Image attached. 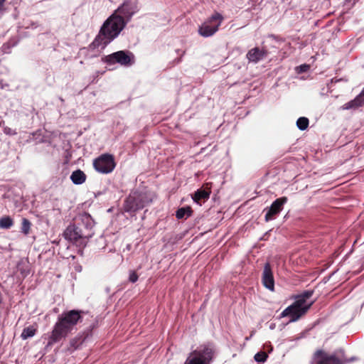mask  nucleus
Wrapping results in <instances>:
<instances>
[{"label":"nucleus","instance_id":"2","mask_svg":"<svg viewBox=\"0 0 364 364\" xmlns=\"http://www.w3.org/2000/svg\"><path fill=\"white\" fill-rule=\"evenodd\" d=\"M311 295V291H306L304 294L297 296L295 301L282 311L281 316H289L290 322L297 321L301 316L306 313L308 309L312 305L313 301H309V299H310Z\"/></svg>","mask_w":364,"mask_h":364},{"label":"nucleus","instance_id":"14","mask_svg":"<svg viewBox=\"0 0 364 364\" xmlns=\"http://www.w3.org/2000/svg\"><path fill=\"white\" fill-rule=\"evenodd\" d=\"M364 105V87L363 91L354 100L344 104L341 109L343 110L355 109Z\"/></svg>","mask_w":364,"mask_h":364},{"label":"nucleus","instance_id":"16","mask_svg":"<svg viewBox=\"0 0 364 364\" xmlns=\"http://www.w3.org/2000/svg\"><path fill=\"white\" fill-rule=\"evenodd\" d=\"M266 56L264 50L258 48H254L250 50L247 54V59L253 63H257Z\"/></svg>","mask_w":364,"mask_h":364},{"label":"nucleus","instance_id":"28","mask_svg":"<svg viewBox=\"0 0 364 364\" xmlns=\"http://www.w3.org/2000/svg\"><path fill=\"white\" fill-rule=\"evenodd\" d=\"M5 0H0V11L2 10Z\"/></svg>","mask_w":364,"mask_h":364},{"label":"nucleus","instance_id":"17","mask_svg":"<svg viewBox=\"0 0 364 364\" xmlns=\"http://www.w3.org/2000/svg\"><path fill=\"white\" fill-rule=\"evenodd\" d=\"M70 179L74 184L80 185L85 181L86 176L83 171L80 170H77L72 173L70 176Z\"/></svg>","mask_w":364,"mask_h":364},{"label":"nucleus","instance_id":"5","mask_svg":"<svg viewBox=\"0 0 364 364\" xmlns=\"http://www.w3.org/2000/svg\"><path fill=\"white\" fill-rule=\"evenodd\" d=\"M149 200L144 193L133 192L125 200L124 209L127 212H135L143 208Z\"/></svg>","mask_w":364,"mask_h":364},{"label":"nucleus","instance_id":"20","mask_svg":"<svg viewBox=\"0 0 364 364\" xmlns=\"http://www.w3.org/2000/svg\"><path fill=\"white\" fill-rule=\"evenodd\" d=\"M13 220L9 216L0 218V228L2 229H9L13 225Z\"/></svg>","mask_w":364,"mask_h":364},{"label":"nucleus","instance_id":"27","mask_svg":"<svg viewBox=\"0 0 364 364\" xmlns=\"http://www.w3.org/2000/svg\"><path fill=\"white\" fill-rule=\"evenodd\" d=\"M5 133L9 134H13L12 132H11V129L10 128H6L5 129Z\"/></svg>","mask_w":364,"mask_h":364},{"label":"nucleus","instance_id":"11","mask_svg":"<svg viewBox=\"0 0 364 364\" xmlns=\"http://www.w3.org/2000/svg\"><path fill=\"white\" fill-rule=\"evenodd\" d=\"M287 201V197H282L274 201L266 213L265 220L267 221L272 220L274 215L278 214L282 210V206Z\"/></svg>","mask_w":364,"mask_h":364},{"label":"nucleus","instance_id":"10","mask_svg":"<svg viewBox=\"0 0 364 364\" xmlns=\"http://www.w3.org/2000/svg\"><path fill=\"white\" fill-rule=\"evenodd\" d=\"M314 360L316 364H342L335 355H328L321 350H318L314 353Z\"/></svg>","mask_w":364,"mask_h":364},{"label":"nucleus","instance_id":"26","mask_svg":"<svg viewBox=\"0 0 364 364\" xmlns=\"http://www.w3.org/2000/svg\"><path fill=\"white\" fill-rule=\"evenodd\" d=\"M129 279L130 282L134 283V282L137 281L138 275L134 272H132L129 274Z\"/></svg>","mask_w":364,"mask_h":364},{"label":"nucleus","instance_id":"8","mask_svg":"<svg viewBox=\"0 0 364 364\" xmlns=\"http://www.w3.org/2000/svg\"><path fill=\"white\" fill-rule=\"evenodd\" d=\"M137 11V0H124L123 4L114 13L119 15L127 21Z\"/></svg>","mask_w":364,"mask_h":364},{"label":"nucleus","instance_id":"4","mask_svg":"<svg viewBox=\"0 0 364 364\" xmlns=\"http://www.w3.org/2000/svg\"><path fill=\"white\" fill-rule=\"evenodd\" d=\"M223 20V17L221 14L215 13L199 26V34L205 38L212 36L218 31Z\"/></svg>","mask_w":364,"mask_h":364},{"label":"nucleus","instance_id":"15","mask_svg":"<svg viewBox=\"0 0 364 364\" xmlns=\"http://www.w3.org/2000/svg\"><path fill=\"white\" fill-rule=\"evenodd\" d=\"M65 238L71 242H77L81 237L79 229L75 225L68 226L63 234Z\"/></svg>","mask_w":364,"mask_h":364},{"label":"nucleus","instance_id":"13","mask_svg":"<svg viewBox=\"0 0 364 364\" xmlns=\"http://www.w3.org/2000/svg\"><path fill=\"white\" fill-rule=\"evenodd\" d=\"M262 282L266 288L271 291H274V282L273 275L271 271L270 265L266 264L264 268Z\"/></svg>","mask_w":364,"mask_h":364},{"label":"nucleus","instance_id":"12","mask_svg":"<svg viewBox=\"0 0 364 364\" xmlns=\"http://www.w3.org/2000/svg\"><path fill=\"white\" fill-rule=\"evenodd\" d=\"M60 319L63 321L65 323L74 328L81 316L80 311L75 310H71L68 312L62 314L59 317Z\"/></svg>","mask_w":364,"mask_h":364},{"label":"nucleus","instance_id":"24","mask_svg":"<svg viewBox=\"0 0 364 364\" xmlns=\"http://www.w3.org/2000/svg\"><path fill=\"white\" fill-rule=\"evenodd\" d=\"M267 358V355L264 352L257 353L255 355V360L257 362H264Z\"/></svg>","mask_w":364,"mask_h":364},{"label":"nucleus","instance_id":"18","mask_svg":"<svg viewBox=\"0 0 364 364\" xmlns=\"http://www.w3.org/2000/svg\"><path fill=\"white\" fill-rule=\"evenodd\" d=\"M209 196L210 191L203 189H199L195 193L193 199L194 200L195 202L199 203L200 200L208 199Z\"/></svg>","mask_w":364,"mask_h":364},{"label":"nucleus","instance_id":"19","mask_svg":"<svg viewBox=\"0 0 364 364\" xmlns=\"http://www.w3.org/2000/svg\"><path fill=\"white\" fill-rule=\"evenodd\" d=\"M191 214V209L190 207H184V208H179L177 211H176V218L178 219H181V218H183L185 217H188L190 216Z\"/></svg>","mask_w":364,"mask_h":364},{"label":"nucleus","instance_id":"7","mask_svg":"<svg viewBox=\"0 0 364 364\" xmlns=\"http://www.w3.org/2000/svg\"><path fill=\"white\" fill-rule=\"evenodd\" d=\"M93 166L97 172L109 173L115 168V162L112 155L103 154L94 161Z\"/></svg>","mask_w":364,"mask_h":364},{"label":"nucleus","instance_id":"3","mask_svg":"<svg viewBox=\"0 0 364 364\" xmlns=\"http://www.w3.org/2000/svg\"><path fill=\"white\" fill-rule=\"evenodd\" d=\"M214 355L211 346H205L191 353L185 364H210Z\"/></svg>","mask_w":364,"mask_h":364},{"label":"nucleus","instance_id":"25","mask_svg":"<svg viewBox=\"0 0 364 364\" xmlns=\"http://www.w3.org/2000/svg\"><path fill=\"white\" fill-rule=\"evenodd\" d=\"M296 69L299 73H304V72H306L309 69V65H306V64H304V65H301L297 67Z\"/></svg>","mask_w":364,"mask_h":364},{"label":"nucleus","instance_id":"23","mask_svg":"<svg viewBox=\"0 0 364 364\" xmlns=\"http://www.w3.org/2000/svg\"><path fill=\"white\" fill-rule=\"evenodd\" d=\"M298 128L301 130H305L309 125V119L306 117H300L296 122Z\"/></svg>","mask_w":364,"mask_h":364},{"label":"nucleus","instance_id":"6","mask_svg":"<svg viewBox=\"0 0 364 364\" xmlns=\"http://www.w3.org/2000/svg\"><path fill=\"white\" fill-rule=\"evenodd\" d=\"M104 61L109 65L119 63L123 66H129L134 63V56L129 52L120 50L106 55Z\"/></svg>","mask_w":364,"mask_h":364},{"label":"nucleus","instance_id":"22","mask_svg":"<svg viewBox=\"0 0 364 364\" xmlns=\"http://www.w3.org/2000/svg\"><path fill=\"white\" fill-rule=\"evenodd\" d=\"M31 223L30 221L26 218L22 219V223H21V232L25 235H27L29 234L31 230Z\"/></svg>","mask_w":364,"mask_h":364},{"label":"nucleus","instance_id":"21","mask_svg":"<svg viewBox=\"0 0 364 364\" xmlns=\"http://www.w3.org/2000/svg\"><path fill=\"white\" fill-rule=\"evenodd\" d=\"M35 333L36 329L32 326H29L23 330L21 337L23 340H26L30 337H33L35 335Z\"/></svg>","mask_w":364,"mask_h":364},{"label":"nucleus","instance_id":"1","mask_svg":"<svg viewBox=\"0 0 364 364\" xmlns=\"http://www.w3.org/2000/svg\"><path fill=\"white\" fill-rule=\"evenodd\" d=\"M127 21L117 14H112L103 23L101 27L99 38L101 43L106 46L124 29Z\"/></svg>","mask_w":364,"mask_h":364},{"label":"nucleus","instance_id":"9","mask_svg":"<svg viewBox=\"0 0 364 364\" xmlns=\"http://www.w3.org/2000/svg\"><path fill=\"white\" fill-rule=\"evenodd\" d=\"M73 329V327L58 318L50 337V342L55 343L65 338Z\"/></svg>","mask_w":364,"mask_h":364}]
</instances>
